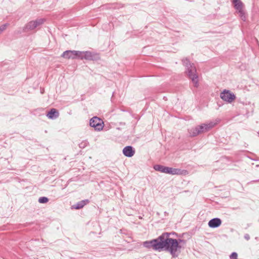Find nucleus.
<instances>
[{
  "label": "nucleus",
  "instance_id": "f257e3e1",
  "mask_svg": "<svg viewBox=\"0 0 259 259\" xmlns=\"http://www.w3.org/2000/svg\"><path fill=\"white\" fill-rule=\"evenodd\" d=\"M170 234L168 233H164L161 235V243L160 251L164 250L168 251L171 255L172 257L176 258L178 257L181 249V246L180 243L184 242V240L181 239H176L169 237Z\"/></svg>",
  "mask_w": 259,
  "mask_h": 259
},
{
  "label": "nucleus",
  "instance_id": "f03ea898",
  "mask_svg": "<svg viewBox=\"0 0 259 259\" xmlns=\"http://www.w3.org/2000/svg\"><path fill=\"white\" fill-rule=\"evenodd\" d=\"M184 65L186 67V73L189 77L192 80L195 87L198 85V75L196 74V69L193 64H190L187 59L182 60Z\"/></svg>",
  "mask_w": 259,
  "mask_h": 259
},
{
  "label": "nucleus",
  "instance_id": "7ed1b4c3",
  "mask_svg": "<svg viewBox=\"0 0 259 259\" xmlns=\"http://www.w3.org/2000/svg\"><path fill=\"white\" fill-rule=\"evenodd\" d=\"M45 22L44 18H38L27 23L23 27V30L24 32H28L34 30L35 28L41 26Z\"/></svg>",
  "mask_w": 259,
  "mask_h": 259
},
{
  "label": "nucleus",
  "instance_id": "20e7f679",
  "mask_svg": "<svg viewBox=\"0 0 259 259\" xmlns=\"http://www.w3.org/2000/svg\"><path fill=\"white\" fill-rule=\"evenodd\" d=\"M161 235L155 239L144 242L143 246L147 248H152L154 250L160 251V246L159 244L161 243Z\"/></svg>",
  "mask_w": 259,
  "mask_h": 259
},
{
  "label": "nucleus",
  "instance_id": "39448f33",
  "mask_svg": "<svg viewBox=\"0 0 259 259\" xmlns=\"http://www.w3.org/2000/svg\"><path fill=\"white\" fill-rule=\"evenodd\" d=\"M90 124L92 127H94L96 130L100 131L103 129L104 123L101 119L95 116L90 119Z\"/></svg>",
  "mask_w": 259,
  "mask_h": 259
},
{
  "label": "nucleus",
  "instance_id": "423d86ee",
  "mask_svg": "<svg viewBox=\"0 0 259 259\" xmlns=\"http://www.w3.org/2000/svg\"><path fill=\"white\" fill-rule=\"evenodd\" d=\"M79 55V59L81 60L85 59L88 60H94L99 59V56L96 53H92L90 51L81 52Z\"/></svg>",
  "mask_w": 259,
  "mask_h": 259
},
{
  "label": "nucleus",
  "instance_id": "0eeeda50",
  "mask_svg": "<svg viewBox=\"0 0 259 259\" xmlns=\"http://www.w3.org/2000/svg\"><path fill=\"white\" fill-rule=\"evenodd\" d=\"M188 132L190 137H196L199 134L206 132V131L202 124L189 129Z\"/></svg>",
  "mask_w": 259,
  "mask_h": 259
},
{
  "label": "nucleus",
  "instance_id": "6e6552de",
  "mask_svg": "<svg viewBox=\"0 0 259 259\" xmlns=\"http://www.w3.org/2000/svg\"><path fill=\"white\" fill-rule=\"evenodd\" d=\"M221 98L228 103H231L236 98L235 95L228 90H225L220 94Z\"/></svg>",
  "mask_w": 259,
  "mask_h": 259
},
{
  "label": "nucleus",
  "instance_id": "1a4fd4ad",
  "mask_svg": "<svg viewBox=\"0 0 259 259\" xmlns=\"http://www.w3.org/2000/svg\"><path fill=\"white\" fill-rule=\"evenodd\" d=\"M234 8L237 10L241 19L245 21L246 20V16L244 11L243 10L244 4L241 1H239L236 3L233 4Z\"/></svg>",
  "mask_w": 259,
  "mask_h": 259
},
{
  "label": "nucleus",
  "instance_id": "9d476101",
  "mask_svg": "<svg viewBox=\"0 0 259 259\" xmlns=\"http://www.w3.org/2000/svg\"><path fill=\"white\" fill-rule=\"evenodd\" d=\"M80 54V51L67 50L64 52L61 56L66 59H79V55Z\"/></svg>",
  "mask_w": 259,
  "mask_h": 259
},
{
  "label": "nucleus",
  "instance_id": "9b49d317",
  "mask_svg": "<svg viewBox=\"0 0 259 259\" xmlns=\"http://www.w3.org/2000/svg\"><path fill=\"white\" fill-rule=\"evenodd\" d=\"M122 153L126 157H131L135 153V150L131 146H127L122 150Z\"/></svg>",
  "mask_w": 259,
  "mask_h": 259
},
{
  "label": "nucleus",
  "instance_id": "f8f14e48",
  "mask_svg": "<svg viewBox=\"0 0 259 259\" xmlns=\"http://www.w3.org/2000/svg\"><path fill=\"white\" fill-rule=\"evenodd\" d=\"M222 224V221L220 219L215 218L210 220L208 223L210 228H215L219 227Z\"/></svg>",
  "mask_w": 259,
  "mask_h": 259
},
{
  "label": "nucleus",
  "instance_id": "ddd939ff",
  "mask_svg": "<svg viewBox=\"0 0 259 259\" xmlns=\"http://www.w3.org/2000/svg\"><path fill=\"white\" fill-rule=\"evenodd\" d=\"M47 116L49 118L54 119L59 117V113L57 109L52 108L48 113Z\"/></svg>",
  "mask_w": 259,
  "mask_h": 259
},
{
  "label": "nucleus",
  "instance_id": "4468645a",
  "mask_svg": "<svg viewBox=\"0 0 259 259\" xmlns=\"http://www.w3.org/2000/svg\"><path fill=\"white\" fill-rule=\"evenodd\" d=\"M169 167H167L159 164H156L154 166V169L155 170L165 174H168Z\"/></svg>",
  "mask_w": 259,
  "mask_h": 259
},
{
  "label": "nucleus",
  "instance_id": "2eb2a0df",
  "mask_svg": "<svg viewBox=\"0 0 259 259\" xmlns=\"http://www.w3.org/2000/svg\"><path fill=\"white\" fill-rule=\"evenodd\" d=\"M89 202V200L85 199L81 200L78 202H77L76 204L74 205L73 208L76 209H79L80 208H82L84 205H85L87 203Z\"/></svg>",
  "mask_w": 259,
  "mask_h": 259
},
{
  "label": "nucleus",
  "instance_id": "dca6fc26",
  "mask_svg": "<svg viewBox=\"0 0 259 259\" xmlns=\"http://www.w3.org/2000/svg\"><path fill=\"white\" fill-rule=\"evenodd\" d=\"M217 122H214L213 121H210L209 122L203 123L202 125L204 127V128L206 132H207L211 129L213 127H214L217 124Z\"/></svg>",
  "mask_w": 259,
  "mask_h": 259
},
{
  "label": "nucleus",
  "instance_id": "f3484780",
  "mask_svg": "<svg viewBox=\"0 0 259 259\" xmlns=\"http://www.w3.org/2000/svg\"><path fill=\"white\" fill-rule=\"evenodd\" d=\"M168 174L175 175H181L182 171L179 168H174L172 167H169V170L168 172Z\"/></svg>",
  "mask_w": 259,
  "mask_h": 259
},
{
  "label": "nucleus",
  "instance_id": "a211bd4d",
  "mask_svg": "<svg viewBox=\"0 0 259 259\" xmlns=\"http://www.w3.org/2000/svg\"><path fill=\"white\" fill-rule=\"evenodd\" d=\"M49 201V199L46 197H41L38 199L40 203H45Z\"/></svg>",
  "mask_w": 259,
  "mask_h": 259
},
{
  "label": "nucleus",
  "instance_id": "6ab92c4d",
  "mask_svg": "<svg viewBox=\"0 0 259 259\" xmlns=\"http://www.w3.org/2000/svg\"><path fill=\"white\" fill-rule=\"evenodd\" d=\"M88 144H89V142L85 140V141L81 142L79 144V147L80 148L83 149V148H84L85 147H86Z\"/></svg>",
  "mask_w": 259,
  "mask_h": 259
},
{
  "label": "nucleus",
  "instance_id": "aec40b11",
  "mask_svg": "<svg viewBox=\"0 0 259 259\" xmlns=\"http://www.w3.org/2000/svg\"><path fill=\"white\" fill-rule=\"evenodd\" d=\"M238 254L236 252H233L230 255V259H237Z\"/></svg>",
  "mask_w": 259,
  "mask_h": 259
},
{
  "label": "nucleus",
  "instance_id": "412c9836",
  "mask_svg": "<svg viewBox=\"0 0 259 259\" xmlns=\"http://www.w3.org/2000/svg\"><path fill=\"white\" fill-rule=\"evenodd\" d=\"M8 25V24H5L0 26V33L6 29Z\"/></svg>",
  "mask_w": 259,
  "mask_h": 259
},
{
  "label": "nucleus",
  "instance_id": "4be33fe9",
  "mask_svg": "<svg viewBox=\"0 0 259 259\" xmlns=\"http://www.w3.org/2000/svg\"><path fill=\"white\" fill-rule=\"evenodd\" d=\"M244 238L246 240H249L250 239V236L249 234H245L244 235Z\"/></svg>",
  "mask_w": 259,
  "mask_h": 259
},
{
  "label": "nucleus",
  "instance_id": "5701e85b",
  "mask_svg": "<svg viewBox=\"0 0 259 259\" xmlns=\"http://www.w3.org/2000/svg\"><path fill=\"white\" fill-rule=\"evenodd\" d=\"M232 4L236 3L237 2H238L239 1H241V0H231Z\"/></svg>",
  "mask_w": 259,
  "mask_h": 259
},
{
  "label": "nucleus",
  "instance_id": "b1692460",
  "mask_svg": "<svg viewBox=\"0 0 259 259\" xmlns=\"http://www.w3.org/2000/svg\"><path fill=\"white\" fill-rule=\"evenodd\" d=\"M252 182H259V180H255V181H252Z\"/></svg>",
  "mask_w": 259,
  "mask_h": 259
}]
</instances>
